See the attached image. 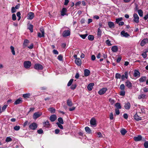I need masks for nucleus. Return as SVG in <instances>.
Returning a JSON list of instances; mask_svg holds the SVG:
<instances>
[{"instance_id":"f257e3e1","label":"nucleus","mask_w":148,"mask_h":148,"mask_svg":"<svg viewBox=\"0 0 148 148\" xmlns=\"http://www.w3.org/2000/svg\"><path fill=\"white\" fill-rule=\"evenodd\" d=\"M24 66L26 69L29 68L31 66V63L29 61H25L24 62Z\"/></svg>"},{"instance_id":"f03ea898","label":"nucleus","mask_w":148,"mask_h":148,"mask_svg":"<svg viewBox=\"0 0 148 148\" xmlns=\"http://www.w3.org/2000/svg\"><path fill=\"white\" fill-rule=\"evenodd\" d=\"M139 17L137 14L135 13L133 15V21L134 22L138 23L139 22Z\"/></svg>"},{"instance_id":"7ed1b4c3","label":"nucleus","mask_w":148,"mask_h":148,"mask_svg":"<svg viewBox=\"0 0 148 148\" xmlns=\"http://www.w3.org/2000/svg\"><path fill=\"white\" fill-rule=\"evenodd\" d=\"M37 127V124L35 123H33L31 124L29 126V128L32 130H35Z\"/></svg>"},{"instance_id":"20e7f679","label":"nucleus","mask_w":148,"mask_h":148,"mask_svg":"<svg viewBox=\"0 0 148 148\" xmlns=\"http://www.w3.org/2000/svg\"><path fill=\"white\" fill-rule=\"evenodd\" d=\"M108 90L107 88H103L101 89L98 92V93L100 95H102L104 94Z\"/></svg>"},{"instance_id":"39448f33","label":"nucleus","mask_w":148,"mask_h":148,"mask_svg":"<svg viewBox=\"0 0 148 148\" xmlns=\"http://www.w3.org/2000/svg\"><path fill=\"white\" fill-rule=\"evenodd\" d=\"M40 31L42 33V34L40 33L39 32L38 34V36L39 37H44L45 36V32L43 28H41L40 29Z\"/></svg>"},{"instance_id":"423d86ee","label":"nucleus","mask_w":148,"mask_h":148,"mask_svg":"<svg viewBox=\"0 0 148 148\" xmlns=\"http://www.w3.org/2000/svg\"><path fill=\"white\" fill-rule=\"evenodd\" d=\"M34 68L38 70H41L43 69V66H42L39 64H35Z\"/></svg>"},{"instance_id":"0eeeda50","label":"nucleus","mask_w":148,"mask_h":148,"mask_svg":"<svg viewBox=\"0 0 148 148\" xmlns=\"http://www.w3.org/2000/svg\"><path fill=\"white\" fill-rule=\"evenodd\" d=\"M41 114L39 112L35 113L33 115V118L34 119H36L39 117L41 115Z\"/></svg>"},{"instance_id":"6e6552de","label":"nucleus","mask_w":148,"mask_h":148,"mask_svg":"<svg viewBox=\"0 0 148 148\" xmlns=\"http://www.w3.org/2000/svg\"><path fill=\"white\" fill-rule=\"evenodd\" d=\"M70 34V32L69 30H65L64 31L62 34L63 36L65 37L69 36Z\"/></svg>"},{"instance_id":"1a4fd4ad","label":"nucleus","mask_w":148,"mask_h":148,"mask_svg":"<svg viewBox=\"0 0 148 148\" xmlns=\"http://www.w3.org/2000/svg\"><path fill=\"white\" fill-rule=\"evenodd\" d=\"M148 42V39L146 38L143 40L140 43V45L143 46L145 44Z\"/></svg>"},{"instance_id":"9d476101","label":"nucleus","mask_w":148,"mask_h":148,"mask_svg":"<svg viewBox=\"0 0 148 148\" xmlns=\"http://www.w3.org/2000/svg\"><path fill=\"white\" fill-rule=\"evenodd\" d=\"M34 16V14L33 12H29L27 16V18L29 19H32Z\"/></svg>"},{"instance_id":"9b49d317","label":"nucleus","mask_w":148,"mask_h":148,"mask_svg":"<svg viewBox=\"0 0 148 148\" xmlns=\"http://www.w3.org/2000/svg\"><path fill=\"white\" fill-rule=\"evenodd\" d=\"M75 62L78 66H80L81 64V61L80 58H76L75 59Z\"/></svg>"},{"instance_id":"f8f14e48","label":"nucleus","mask_w":148,"mask_h":148,"mask_svg":"<svg viewBox=\"0 0 148 148\" xmlns=\"http://www.w3.org/2000/svg\"><path fill=\"white\" fill-rule=\"evenodd\" d=\"M142 136L141 135H138V136L134 137V140L136 141H138L141 140L142 139Z\"/></svg>"},{"instance_id":"ddd939ff","label":"nucleus","mask_w":148,"mask_h":148,"mask_svg":"<svg viewBox=\"0 0 148 148\" xmlns=\"http://www.w3.org/2000/svg\"><path fill=\"white\" fill-rule=\"evenodd\" d=\"M90 124L91 125L95 126L96 125V121L94 118H92L90 121Z\"/></svg>"},{"instance_id":"4468645a","label":"nucleus","mask_w":148,"mask_h":148,"mask_svg":"<svg viewBox=\"0 0 148 148\" xmlns=\"http://www.w3.org/2000/svg\"><path fill=\"white\" fill-rule=\"evenodd\" d=\"M125 84L128 88H130L132 87V83L129 80H127L125 82Z\"/></svg>"},{"instance_id":"2eb2a0df","label":"nucleus","mask_w":148,"mask_h":148,"mask_svg":"<svg viewBox=\"0 0 148 148\" xmlns=\"http://www.w3.org/2000/svg\"><path fill=\"white\" fill-rule=\"evenodd\" d=\"M57 119L56 116L55 115H52L50 117V120L52 122L55 121Z\"/></svg>"},{"instance_id":"dca6fc26","label":"nucleus","mask_w":148,"mask_h":148,"mask_svg":"<svg viewBox=\"0 0 148 148\" xmlns=\"http://www.w3.org/2000/svg\"><path fill=\"white\" fill-rule=\"evenodd\" d=\"M121 34L123 36L125 37H127L130 36V35L127 32H125L124 31H123L121 32Z\"/></svg>"},{"instance_id":"f3484780","label":"nucleus","mask_w":148,"mask_h":148,"mask_svg":"<svg viewBox=\"0 0 148 148\" xmlns=\"http://www.w3.org/2000/svg\"><path fill=\"white\" fill-rule=\"evenodd\" d=\"M94 84L93 83H91L89 84L87 86V88L89 90H91L93 88V86H94Z\"/></svg>"},{"instance_id":"a211bd4d","label":"nucleus","mask_w":148,"mask_h":148,"mask_svg":"<svg viewBox=\"0 0 148 148\" xmlns=\"http://www.w3.org/2000/svg\"><path fill=\"white\" fill-rule=\"evenodd\" d=\"M111 50L114 52H116L118 50V47L116 46H114L112 47Z\"/></svg>"},{"instance_id":"6ab92c4d","label":"nucleus","mask_w":148,"mask_h":148,"mask_svg":"<svg viewBox=\"0 0 148 148\" xmlns=\"http://www.w3.org/2000/svg\"><path fill=\"white\" fill-rule=\"evenodd\" d=\"M67 12V9L65 8H63L61 12V15L64 16L66 14V12Z\"/></svg>"},{"instance_id":"aec40b11","label":"nucleus","mask_w":148,"mask_h":148,"mask_svg":"<svg viewBox=\"0 0 148 148\" xmlns=\"http://www.w3.org/2000/svg\"><path fill=\"white\" fill-rule=\"evenodd\" d=\"M90 72L89 70L86 69L84 71V75L85 76H88L90 74Z\"/></svg>"},{"instance_id":"412c9836","label":"nucleus","mask_w":148,"mask_h":148,"mask_svg":"<svg viewBox=\"0 0 148 148\" xmlns=\"http://www.w3.org/2000/svg\"><path fill=\"white\" fill-rule=\"evenodd\" d=\"M108 25L109 27L111 28L114 27V23L111 22H109L108 23Z\"/></svg>"},{"instance_id":"4be33fe9","label":"nucleus","mask_w":148,"mask_h":148,"mask_svg":"<svg viewBox=\"0 0 148 148\" xmlns=\"http://www.w3.org/2000/svg\"><path fill=\"white\" fill-rule=\"evenodd\" d=\"M22 101L21 98H19L17 99L14 103L15 105H17L21 103Z\"/></svg>"},{"instance_id":"5701e85b","label":"nucleus","mask_w":148,"mask_h":148,"mask_svg":"<svg viewBox=\"0 0 148 148\" xmlns=\"http://www.w3.org/2000/svg\"><path fill=\"white\" fill-rule=\"evenodd\" d=\"M134 118L137 121L141 120V118L139 116L136 114L134 115Z\"/></svg>"},{"instance_id":"b1692460","label":"nucleus","mask_w":148,"mask_h":148,"mask_svg":"<svg viewBox=\"0 0 148 148\" xmlns=\"http://www.w3.org/2000/svg\"><path fill=\"white\" fill-rule=\"evenodd\" d=\"M29 41L27 40H25L24 41L23 43V45L24 47H26L27 45L29 43Z\"/></svg>"},{"instance_id":"393cba45","label":"nucleus","mask_w":148,"mask_h":148,"mask_svg":"<svg viewBox=\"0 0 148 148\" xmlns=\"http://www.w3.org/2000/svg\"><path fill=\"white\" fill-rule=\"evenodd\" d=\"M134 75L135 77H139L140 76V73L138 71H135L134 74Z\"/></svg>"},{"instance_id":"a878e982","label":"nucleus","mask_w":148,"mask_h":148,"mask_svg":"<svg viewBox=\"0 0 148 148\" xmlns=\"http://www.w3.org/2000/svg\"><path fill=\"white\" fill-rule=\"evenodd\" d=\"M120 132L122 135H124L127 132V131L125 129L122 128L121 129Z\"/></svg>"},{"instance_id":"bb28decb","label":"nucleus","mask_w":148,"mask_h":148,"mask_svg":"<svg viewBox=\"0 0 148 148\" xmlns=\"http://www.w3.org/2000/svg\"><path fill=\"white\" fill-rule=\"evenodd\" d=\"M67 104L68 106H71L73 105L71 100L69 99L67 101Z\"/></svg>"},{"instance_id":"cd10ccee","label":"nucleus","mask_w":148,"mask_h":148,"mask_svg":"<svg viewBox=\"0 0 148 148\" xmlns=\"http://www.w3.org/2000/svg\"><path fill=\"white\" fill-rule=\"evenodd\" d=\"M115 106L116 108V109H121V104L119 103H116L115 105Z\"/></svg>"},{"instance_id":"c85d7f7f","label":"nucleus","mask_w":148,"mask_h":148,"mask_svg":"<svg viewBox=\"0 0 148 148\" xmlns=\"http://www.w3.org/2000/svg\"><path fill=\"white\" fill-rule=\"evenodd\" d=\"M125 107L126 109H129L130 107V103H127L125 104Z\"/></svg>"},{"instance_id":"c756f323","label":"nucleus","mask_w":148,"mask_h":148,"mask_svg":"<svg viewBox=\"0 0 148 148\" xmlns=\"http://www.w3.org/2000/svg\"><path fill=\"white\" fill-rule=\"evenodd\" d=\"M86 131L88 134L91 133V131L88 127H86L85 128Z\"/></svg>"},{"instance_id":"7c9ffc66","label":"nucleus","mask_w":148,"mask_h":148,"mask_svg":"<svg viewBox=\"0 0 148 148\" xmlns=\"http://www.w3.org/2000/svg\"><path fill=\"white\" fill-rule=\"evenodd\" d=\"M146 97V95L144 94L140 95L138 96V98L139 99H144Z\"/></svg>"},{"instance_id":"2f4dec72","label":"nucleus","mask_w":148,"mask_h":148,"mask_svg":"<svg viewBox=\"0 0 148 148\" xmlns=\"http://www.w3.org/2000/svg\"><path fill=\"white\" fill-rule=\"evenodd\" d=\"M146 78L145 77H141L139 79V81L140 82H142L146 80Z\"/></svg>"},{"instance_id":"473e14b6","label":"nucleus","mask_w":148,"mask_h":148,"mask_svg":"<svg viewBox=\"0 0 148 148\" xmlns=\"http://www.w3.org/2000/svg\"><path fill=\"white\" fill-rule=\"evenodd\" d=\"M10 49H11V51L12 53V54L14 55H15V53L14 51V47L12 46H10Z\"/></svg>"},{"instance_id":"72a5a7b5","label":"nucleus","mask_w":148,"mask_h":148,"mask_svg":"<svg viewBox=\"0 0 148 148\" xmlns=\"http://www.w3.org/2000/svg\"><path fill=\"white\" fill-rule=\"evenodd\" d=\"M101 34V31L100 28H98L97 30V35L99 37H100Z\"/></svg>"},{"instance_id":"f704fd0d","label":"nucleus","mask_w":148,"mask_h":148,"mask_svg":"<svg viewBox=\"0 0 148 148\" xmlns=\"http://www.w3.org/2000/svg\"><path fill=\"white\" fill-rule=\"evenodd\" d=\"M28 28L30 31L31 32H33V25H28Z\"/></svg>"},{"instance_id":"c9c22d12","label":"nucleus","mask_w":148,"mask_h":148,"mask_svg":"<svg viewBox=\"0 0 148 148\" xmlns=\"http://www.w3.org/2000/svg\"><path fill=\"white\" fill-rule=\"evenodd\" d=\"M48 110L51 113H54L55 112V109L53 108H51L48 109Z\"/></svg>"},{"instance_id":"e433bc0d","label":"nucleus","mask_w":148,"mask_h":148,"mask_svg":"<svg viewBox=\"0 0 148 148\" xmlns=\"http://www.w3.org/2000/svg\"><path fill=\"white\" fill-rule=\"evenodd\" d=\"M44 123L45 124L44 126L47 127H49L50 126L49 122L48 121H47L46 122H45Z\"/></svg>"},{"instance_id":"4c0bfd02","label":"nucleus","mask_w":148,"mask_h":148,"mask_svg":"<svg viewBox=\"0 0 148 148\" xmlns=\"http://www.w3.org/2000/svg\"><path fill=\"white\" fill-rule=\"evenodd\" d=\"M58 121L59 122V123L61 124H63L64 123V122L62 119L61 117H60L58 119Z\"/></svg>"},{"instance_id":"58836bf2","label":"nucleus","mask_w":148,"mask_h":148,"mask_svg":"<svg viewBox=\"0 0 148 148\" xmlns=\"http://www.w3.org/2000/svg\"><path fill=\"white\" fill-rule=\"evenodd\" d=\"M138 13L140 16H143V12L141 10H138Z\"/></svg>"},{"instance_id":"ea45409f","label":"nucleus","mask_w":148,"mask_h":148,"mask_svg":"<svg viewBox=\"0 0 148 148\" xmlns=\"http://www.w3.org/2000/svg\"><path fill=\"white\" fill-rule=\"evenodd\" d=\"M121 76L120 74L116 73L115 75V77L116 79H120Z\"/></svg>"},{"instance_id":"a19ab883","label":"nucleus","mask_w":148,"mask_h":148,"mask_svg":"<svg viewBox=\"0 0 148 148\" xmlns=\"http://www.w3.org/2000/svg\"><path fill=\"white\" fill-rule=\"evenodd\" d=\"M12 140V138L10 137H8L6 138L5 141L7 142H8L11 141Z\"/></svg>"},{"instance_id":"79ce46f5","label":"nucleus","mask_w":148,"mask_h":148,"mask_svg":"<svg viewBox=\"0 0 148 148\" xmlns=\"http://www.w3.org/2000/svg\"><path fill=\"white\" fill-rule=\"evenodd\" d=\"M88 39L90 40H92L94 39V37L92 35H90L88 36Z\"/></svg>"},{"instance_id":"37998d69","label":"nucleus","mask_w":148,"mask_h":148,"mask_svg":"<svg viewBox=\"0 0 148 148\" xmlns=\"http://www.w3.org/2000/svg\"><path fill=\"white\" fill-rule=\"evenodd\" d=\"M125 86L124 84H122L120 86V88L121 90H125Z\"/></svg>"},{"instance_id":"c03bdc74","label":"nucleus","mask_w":148,"mask_h":148,"mask_svg":"<svg viewBox=\"0 0 148 148\" xmlns=\"http://www.w3.org/2000/svg\"><path fill=\"white\" fill-rule=\"evenodd\" d=\"M30 96V94L29 93L23 95V97L24 98H28Z\"/></svg>"},{"instance_id":"a18cd8bd","label":"nucleus","mask_w":148,"mask_h":148,"mask_svg":"<svg viewBox=\"0 0 148 148\" xmlns=\"http://www.w3.org/2000/svg\"><path fill=\"white\" fill-rule=\"evenodd\" d=\"M73 79H71L70 80L67 86H70L71 85L73 81Z\"/></svg>"},{"instance_id":"49530a36","label":"nucleus","mask_w":148,"mask_h":148,"mask_svg":"<svg viewBox=\"0 0 148 148\" xmlns=\"http://www.w3.org/2000/svg\"><path fill=\"white\" fill-rule=\"evenodd\" d=\"M122 20V18H116V23H118L119 22H120V21Z\"/></svg>"},{"instance_id":"de8ad7c7","label":"nucleus","mask_w":148,"mask_h":148,"mask_svg":"<svg viewBox=\"0 0 148 148\" xmlns=\"http://www.w3.org/2000/svg\"><path fill=\"white\" fill-rule=\"evenodd\" d=\"M14 129L16 131L20 129V127L19 126H16L14 127Z\"/></svg>"},{"instance_id":"09e8293b","label":"nucleus","mask_w":148,"mask_h":148,"mask_svg":"<svg viewBox=\"0 0 148 148\" xmlns=\"http://www.w3.org/2000/svg\"><path fill=\"white\" fill-rule=\"evenodd\" d=\"M57 125L58 127L61 129H63V126L61 125V124L59 123H57Z\"/></svg>"},{"instance_id":"8fccbe9b","label":"nucleus","mask_w":148,"mask_h":148,"mask_svg":"<svg viewBox=\"0 0 148 148\" xmlns=\"http://www.w3.org/2000/svg\"><path fill=\"white\" fill-rule=\"evenodd\" d=\"M106 43L108 46L112 45V44L110 43V41L109 40H107L106 41Z\"/></svg>"},{"instance_id":"3c124183","label":"nucleus","mask_w":148,"mask_h":148,"mask_svg":"<svg viewBox=\"0 0 148 148\" xmlns=\"http://www.w3.org/2000/svg\"><path fill=\"white\" fill-rule=\"evenodd\" d=\"M62 58L63 57L61 55H59L58 57V59L60 61H62Z\"/></svg>"},{"instance_id":"603ef678","label":"nucleus","mask_w":148,"mask_h":148,"mask_svg":"<svg viewBox=\"0 0 148 148\" xmlns=\"http://www.w3.org/2000/svg\"><path fill=\"white\" fill-rule=\"evenodd\" d=\"M146 51H145V52H144V53H143L142 54V55L143 56V57L145 58H146L147 56V55L146 54Z\"/></svg>"},{"instance_id":"864d4df0","label":"nucleus","mask_w":148,"mask_h":148,"mask_svg":"<svg viewBox=\"0 0 148 148\" xmlns=\"http://www.w3.org/2000/svg\"><path fill=\"white\" fill-rule=\"evenodd\" d=\"M144 146L145 148H148V142L146 141L144 143Z\"/></svg>"},{"instance_id":"5fc2aeb1","label":"nucleus","mask_w":148,"mask_h":148,"mask_svg":"<svg viewBox=\"0 0 148 148\" xmlns=\"http://www.w3.org/2000/svg\"><path fill=\"white\" fill-rule=\"evenodd\" d=\"M87 36V34L80 35V36L83 39H84Z\"/></svg>"},{"instance_id":"6e6d98bb","label":"nucleus","mask_w":148,"mask_h":148,"mask_svg":"<svg viewBox=\"0 0 148 148\" xmlns=\"http://www.w3.org/2000/svg\"><path fill=\"white\" fill-rule=\"evenodd\" d=\"M128 73L127 71H125L124 73V75H125V78L126 79H127L128 78Z\"/></svg>"},{"instance_id":"4d7b16f0","label":"nucleus","mask_w":148,"mask_h":148,"mask_svg":"<svg viewBox=\"0 0 148 148\" xmlns=\"http://www.w3.org/2000/svg\"><path fill=\"white\" fill-rule=\"evenodd\" d=\"M120 95L122 96H124L125 94V90H121V91L120 92Z\"/></svg>"},{"instance_id":"13d9d810","label":"nucleus","mask_w":148,"mask_h":148,"mask_svg":"<svg viewBox=\"0 0 148 148\" xmlns=\"http://www.w3.org/2000/svg\"><path fill=\"white\" fill-rule=\"evenodd\" d=\"M97 134L98 135V137L99 138H102L103 136L102 135L101 133L100 132H98L97 133Z\"/></svg>"},{"instance_id":"bf43d9fd","label":"nucleus","mask_w":148,"mask_h":148,"mask_svg":"<svg viewBox=\"0 0 148 148\" xmlns=\"http://www.w3.org/2000/svg\"><path fill=\"white\" fill-rule=\"evenodd\" d=\"M8 106V105H4L2 107V111H4L5 109Z\"/></svg>"},{"instance_id":"052dcab7","label":"nucleus","mask_w":148,"mask_h":148,"mask_svg":"<svg viewBox=\"0 0 148 148\" xmlns=\"http://www.w3.org/2000/svg\"><path fill=\"white\" fill-rule=\"evenodd\" d=\"M109 101L112 104L115 103L114 100L112 99H109Z\"/></svg>"},{"instance_id":"680f3d73","label":"nucleus","mask_w":148,"mask_h":148,"mask_svg":"<svg viewBox=\"0 0 148 148\" xmlns=\"http://www.w3.org/2000/svg\"><path fill=\"white\" fill-rule=\"evenodd\" d=\"M43 132V131L41 129H40L37 131V132L39 134H41Z\"/></svg>"},{"instance_id":"e2e57ef3","label":"nucleus","mask_w":148,"mask_h":148,"mask_svg":"<svg viewBox=\"0 0 148 148\" xmlns=\"http://www.w3.org/2000/svg\"><path fill=\"white\" fill-rule=\"evenodd\" d=\"M16 19V16L15 14H13L12 15V19L13 21H15Z\"/></svg>"},{"instance_id":"0e129e2a","label":"nucleus","mask_w":148,"mask_h":148,"mask_svg":"<svg viewBox=\"0 0 148 148\" xmlns=\"http://www.w3.org/2000/svg\"><path fill=\"white\" fill-rule=\"evenodd\" d=\"M16 11V9L14 7H12L11 9V12L12 13L15 12Z\"/></svg>"},{"instance_id":"69168bd1","label":"nucleus","mask_w":148,"mask_h":148,"mask_svg":"<svg viewBox=\"0 0 148 148\" xmlns=\"http://www.w3.org/2000/svg\"><path fill=\"white\" fill-rule=\"evenodd\" d=\"M115 113L117 115H119L120 114L119 111V109H115Z\"/></svg>"},{"instance_id":"338daca9","label":"nucleus","mask_w":148,"mask_h":148,"mask_svg":"<svg viewBox=\"0 0 148 148\" xmlns=\"http://www.w3.org/2000/svg\"><path fill=\"white\" fill-rule=\"evenodd\" d=\"M110 119L111 120H112L113 119V114L112 113H110Z\"/></svg>"},{"instance_id":"774afa93","label":"nucleus","mask_w":148,"mask_h":148,"mask_svg":"<svg viewBox=\"0 0 148 148\" xmlns=\"http://www.w3.org/2000/svg\"><path fill=\"white\" fill-rule=\"evenodd\" d=\"M121 59V57H119L117 60L116 62H119Z\"/></svg>"}]
</instances>
